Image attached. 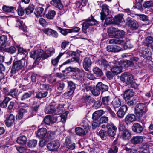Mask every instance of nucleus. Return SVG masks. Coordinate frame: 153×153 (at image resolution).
Returning <instances> with one entry per match:
<instances>
[{"label":"nucleus","instance_id":"f257e3e1","mask_svg":"<svg viewBox=\"0 0 153 153\" xmlns=\"http://www.w3.org/2000/svg\"><path fill=\"white\" fill-rule=\"evenodd\" d=\"M120 80L134 88H137L138 86L132 75L130 73H124L122 74L120 76Z\"/></svg>","mask_w":153,"mask_h":153},{"label":"nucleus","instance_id":"f03ea898","mask_svg":"<svg viewBox=\"0 0 153 153\" xmlns=\"http://www.w3.org/2000/svg\"><path fill=\"white\" fill-rule=\"evenodd\" d=\"M64 105L61 104L48 105L45 109V112L47 114L54 113L55 114H61L63 111Z\"/></svg>","mask_w":153,"mask_h":153},{"label":"nucleus","instance_id":"7ed1b4c3","mask_svg":"<svg viewBox=\"0 0 153 153\" xmlns=\"http://www.w3.org/2000/svg\"><path fill=\"white\" fill-rule=\"evenodd\" d=\"M107 32L109 36L111 38H120L124 34V31L121 30L111 27L108 29Z\"/></svg>","mask_w":153,"mask_h":153},{"label":"nucleus","instance_id":"20e7f679","mask_svg":"<svg viewBox=\"0 0 153 153\" xmlns=\"http://www.w3.org/2000/svg\"><path fill=\"white\" fill-rule=\"evenodd\" d=\"M148 109L146 105L143 103L137 104L135 107V114L138 118L142 117L144 113L147 112Z\"/></svg>","mask_w":153,"mask_h":153},{"label":"nucleus","instance_id":"39448f33","mask_svg":"<svg viewBox=\"0 0 153 153\" xmlns=\"http://www.w3.org/2000/svg\"><path fill=\"white\" fill-rule=\"evenodd\" d=\"M25 61L24 59L13 62L11 71V73L14 74L22 70L25 65Z\"/></svg>","mask_w":153,"mask_h":153},{"label":"nucleus","instance_id":"423d86ee","mask_svg":"<svg viewBox=\"0 0 153 153\" xmlns=\"http://www.w3.org/2000/svg\"><path fill=\"white\" fill-rule=\"evenodd\" d=\"M110 65L113 66L111 67V70L114 74L117 75L122 72V67L118 61L114 60L110 62Z\"/></svg>","mask_w":153,"mask_h":153},{"label":"nucleus","instance_id":"0eeeda50","mask_svg":"<svg viewBox=\"0 0 153 153\" xmlns=\"http://www.w3.org/2000/svg\"><path fill=\"white\" fill-rule=\"evenodd\" d=\"M44 54V52L40 48L37 49L35 47L33 50L31 52L30 57L36 59V60L38 62L40 59L41 58H42V56Z\"/></svg>","mask_w":153,"mask_h":153},{"label":"nucleus","instance_id":"6e6552de","mask_svg":"<svg viewBox=\"0 0 153 153\" xmlns=\"http://www.w3.org/2000/svg\"><path fill=\"white\" fill-rule=\"evenodd\" d=\"M98 23L93 18H91V19L87 20L83 24L82 30L84 33H86V29L90 26L97 25Z\"/></svg>","mask_w":153,"mask_h":153},{"label":"nucleus","instance_id":"1a4fd4ad","mask_svg":"<svg viewBox=\"0 0 153 153\" xmlns=\"http://www.w3.org/2000/svg\"><path fill=\"white\" fill-rule=\"evenodd\" d=\"M102 10L100 13L101 19L103 21L109 15V6L105 4H103L102 5Z\"/></svg>","mask_w":153,"mask_h":153},{"label":"nucleus","instance_id":"9d476101","mask_svg":"<svg viewBox=\"0 0 153 153\" xmlns=\"http://www.w3.org/2000/svg\"><path fill=\"white\" fill-rule=\"evenodd\" d=\"M27 108L28 107L25 106L20 108L16 116V119H21L23 118L26 119Z\"/></svg>","mask_w":153,"mask_h":153},{"label":"nucleus","instance_id":"9b49d317","mask_svg":"<svg viewBox=\"0 0 153 153\" xmlns=\"http://www.w3.org/2000/svg\"><path fill=\"white\" fill-rule=\"evenodd\" d=\"M60 143L58 140H54L48 143L47 146L48 149L51 151L56 150L59 147Z\"/></svg>","mask_w":153,"mask_h":153},{"label":"nucleus","instance_id":"f8f14e48","mask_svg":"<svg viewBox=\"0 0 153 153\" xmlns=\"http://www.w3.org/2000/svg\"><path fill=\"white\" fill-rule=\"evenodd\" d=\"M106 127L108 129V133L109 136L113 137L116 134L117 128L113 124L108 123L107 124Z\"/></svg>","mask_w":153,"mask_h":153},{"label":"nucleus","instance_id":"ddd939ff","mask_svg":"<svg viewBox=\"0 0 153 153\" xmlns=\"http://www.w3.org/2000/svg\"><path fill=\"white\" fill-rule=\"evenodd\" d=\"M97 63L101 68L105 70L109 69L111 67L110 64H109L106 60L103 59H99Z\"/></svg>","mask_w":153,"mask_h":153},{"label":"nucleus","instance_id":"4468645a","mask_svg":"<svg viewBox=\"0 0 153 153\" xmlns=\"http://www.w3.org/2000/svg\"><path fill=\"white\" fill-rule=\"evenodd\" d=\"M47 133V130L45 128L39 129L36 132V136L39 139H43Z\"/></svg>","mask_w":153,"mask_h":153},{"label":"nucleus","instance_id":"2eb2a0df","mask_svg":"<svg viewBox=\"0 0 153 153\" xmlns=\"http://www.w3.org/2000/svg\"><path fill=\"white\" fill-rule=\"evenodd\" d=\"M55 52V49L53 48H50L47 49L44 53L42 56V59H45L51 56Z\"/></svg>","mask_w":153,"mask_h":153},{"label":"nucleus","instance_id":"dca6fc26","mask_svg":"<svg viewBox=\"0 0 153 153\" xmlns=\"http://www.w3.org/2000/svg\"><path fill=\"white\" fill-rule=\"evenodd\" d=\"M143 43L144 45L149 47H150L153 52V38L151 36H149L146 38Z\"/></svg>","mask_w":153,"mask_h":153},{"label":"nucleus","instance_id":"f3484780","mask_svg":"<svg viewBox=\"0 0 153 153\" xmlns=\"http://www.w3.org/2000/svg\"><path fill=\"white\" fill-rule=\"evenodd\" d=\"M127 107L126 105H123L119 109L117 112V116L120 118H123L127 111Z\"/></svg>","mask_w":153,"mask_h":153},{"label":"nucleus","instance_id":"a211bd4d","mask_svg":"<svg viewBox=\"0 0 153 153\" xmlns=\"http://www.w3.org/2000/svg\"><path fill=\"white\" fill-rule=\"evenodd\" d=\"M14 116L12 114H10L5 121L6 125L8 127L11 126L14 123Z\"/></svg>","mask_w":153,"mask_h":153},{"label":"nucleus","instance_id":"6ab92c4d","mask_svg":"<svg viewBox=\"0 0 153 153\" xmlns=\"http://www.w3.org/2000/svg\"><path fill=\"white\" fill-rule=\"evenodd\" d=\"M44 121L47 124L50 125L56 122L57 119L55 117L48 115L45 118Z\"/></svg>","mask_w":153,"mask_h":153},{"label":"nucleus","instance_id":"aec40b11","mask_svg":"<svg viewBox=\"0 0 153 153\" xmlns=\"http://www.w3.org/2000/svg\"><path fill=\"white\" fill-rule=\"evenodd\" d=\"M91 61L90 58L86 57L84 59L83 66L86 71H89V68L91 66Z\"/></svg>","mask_w":153,"mask_h":153},{"label":"nucleus","instance_id":"412c9836","mask_svg":"<svg viewBox=\"0 0 153 153\" xmlns=\"http://www.w3.org/2000/svg\"><path fill=\"white\" fill-rule=\"evenodd\" d=\"M132 129L134 132L140 133L143 131V128L142 126L139 123H135L133 125Z\"/></svg>","mask_w":153,"mask_h":153},{"label":"nucleus","instance_id":"4be33fe9","mask_svg":"<svg viewBox=\"0 0 153 153\" xmlns=\"http://www.w3.org/2000/svg\"><path fill=\"white\" fill-rule=\"evenodd\" d=\"M121 137L124 140H128L130 139L131 137V133L129 131L125 129L123 131H120Z\"/></svg>","mask_w":153,"mask_h":153},{"label":"nucleus","instance_id":"5701e85b","mask_svg":"<svg viewBox=\"0 0 153 153\" xmlns=\"http://www.w3.org/2000/svg\"><path fill=\"white\" fill-rule=\"evenodd\" d=\"M7 45L5 46V47H3L0 48V51H5L12 54L15 53L16 50V48L14 46H11L9 48H8Z\"/></svg>","mask_w":153,"mask_h":153},{"label":"nucleus","instance_id":"b1692460","mask_svg":"<svg viewBox=\"0 0 153 153\" xmlns=\"http://www.w3.org/2000/svg\"><path fill=\"white\" fill-rule=\"evenodd\" d=\"M143 137L142 136H136L133 137L131 140V143L134 144H139L142 142Z\"/></svg>","mask_w":153,"mask_h":153},{"label":"nucleus","instance_id":"393cba45","mask_svg":"<svg viewBox=\"0 0 153 153\" xmlns=\"http://www.w3.org/2000/svg\"><path fill=\"white\" fill-rule=\"evenodd\" d=\"M136 116L134 114H128L125 118V122L127 124H130L135 121Z\"/></svg>","mask_w":153,"mask_h":153},{"label":"nucleus","instance_id":"a878e982","mask_svg":"<svg viewBox=\"0 0 153 153\" xmlns=\"http://www.w3.org/2000/svg\"><path fill=\"white\" fill-rule=\"evenodd\" d=\"M16 26L18 27L20 29L22 30L25 32L27 31V27L25 25V23L22 21L17 20Z\"/></svg>","mask_w":153,"mask_h":153},{"label":"nucleus","instance_id":"bb28decb","mask_svg":"<svg viewBox=\"0 0 153 153\" xmlns=\"http://www.w3.org/2000/svg\"><path fill=\"white\" fill-rule=\"evenodd\" d=\"M111 104L114 108H117L121 106L122 102L120 99L115 98L112 101Z\"/></svg>","mask_w":153,"mask_h":153},{"label":"nucleus","instance_id":"cd10ccee","mask_svg":"<svg viewBox=\"0 0 153 153\" xmlns=\"http://www.w3.org/2000/svg\"><path fill=\"white\" fill-rule=\"evenodd\" d=\"M123 15L120 14L116 15L114 19V24H119L124 21Z\"/></svg>","mask_w":153,"mask_h":153},{"label":"nucleus","instance_id":"c85d7f7f","mask_svg":"<svg viewBox=\"0 0 153 153\" xmlns=\"http://www.w3.org/2000/svg\"><path fill=\"white\" fill-rule=\"evenodd\" d=\"M80 71L79 69L77 67H69L66 68L65 70H62L63 72H66V73L70 72H74L79 73Z\"/></svg>","mask_w":153,"mask_h":153},{"label":"nucleus","instance_id":"c756f323","mask_svg":"<svg viewBox=\"0 0 153 153\" xmlns=\"http://www.w3.org/2000/svg\"><path fill=\"white\" fill-rule=\"evenodd\" d=\"M134 95L133 90L131 89L126 90L124 94V98L125 100L128 99Z\"/></svg>","mask_w":153,"mask_h":153},{"label":"nucleus","instance_id":"7c9ffc66","mask_svg":"<svg viewBox=\"0 0 153 153\" xmlns=\"http://www.w3.org/2000/svg\"><path fill=\"white\" fill-rule=\"evenodd\" d=\"M104 113L102 110L97 111L93 113L92 118L94 120H97Z\"/></svg>","mask_w":153,"mask_h":153},{"label":"nucleus","instance_id":"2f4dec72","mask_svg":"<svg viewBox=\"0 0 153 153\" xmlns=\"http://www.w3.org/2000/svg\"><path fill=\"white\" fill-rule=\"evenodd\" d=\"M128 25L131 29L132 30L137 29L138 26L137 22L134 20H130L128 22Z\"/></svg>","mask_w":153,"mask_h":153},{"label":"nucleus","instance_id":"473e14b6","mask_svg":"<svg viewBox=\"0 0 153 153\" xmlns=\"http://www.w3.org/2000/svg\"><path fill=\"white\" fill-rule=\"evenodd\" d=\"M50 3L55 7L59 9H61L62 7L60 0H52Z\"/></svg>","mask_w":153,"mask_h":153},{"label":"nucleus","instance_id":"72a5a7b5","mask_svg":"<svg viewBox=\"0 0 153 153\" xmlns=\"http://www.w3.org/2000/svg\"><path fill=\"white\" fill-rule=\"evenodd\" d=\"M7 39L6 36L4 35H2L0 37V45H1L0 48H1L2 46L5 47L7 45L8 46L9 45L8 43L6 42Z\"/></svg>","mask_w":153,"mask_h":153},{"label":"nucleus","instance_id":"f704fd0d","mask_svg":"<svg viewBox=\"0 0 153 153\" xmlns=\"http://www.w3.org/2000/svg\"><path fill=\"white\" fill-rule=\"evenodd\" d=\"M97 85L100 91L104 92L107 91L108 90V86L101 82H99Z\"/></svg>","mask_w":153,"mask_h":153},{"label":"nucleus","instance_id":"c9c22d12","mask_svg":"<svg viewBox=\"0 0 153 153\" xmlns=\"http://www.w3.org/2000/svg\"><path fill=\"white\" fill-rule=\"evenodd\" d=\"M3 11L6 12L14 13L16 10V7L8 6L5 5L4 6L2 7Z\"/></svg>","mask_w":153,"mask_h":153},{"label":"nucleus","instance_id":"e433bc0d","mask_svg":"<svg viewBox=\"0 0 153 153\" xmlns=\"http://www.w3.org/2000/svg\"><path fill=\"white\" fill-rule=\"evenodd\" d=\"M65 53V52L60 53L56 58L52 59L51 60V63L54 66L57 65L61 57Z\"/></svg>","mask_w":153,"mask_h":153},{"label":"nucleus","instance_id":"4c0bfd02","mask_svg":"<svg viewBox=\"0 0 153 153\" xmlns=\"http://www.w3.org/2000/svg\"><path fill=\"white\" fill-rule=\"evenodd\" d=\"M44 9L41 7H37L34 12V13L37 17L42 16L43 15V13Z\"/></svg>","mask_w":153,"mask_h":153},{"label":"nucleus","instance_id":"58836bf2","mask_svg":"<svg viewBox=\"0 0 153 153\" xmlns=\"http://www.w3.org/2000/svg\"><path fill=\"white\" fill-rule=\"evenodd\" d=\"M27 140L26 137L25 136H22L19 137L17 140V143L19 144H24L26 143Z\"/></svg>","mask_w":153,"mask_h":153},{"label":"nucleus","instance_id":"ea45409f","mask_svg":"<svg viewBox=\"0 0 153 153\" xmlns=\"http://www.w3.org/2000/svg\"><path fill=\"white\" fill-rule=\"evenodd\" d=\"M91 91L93 95L94 96H98L100 94V91L98 88L97 87V85L96 87L91 88Z\"/></svg>","mask_w":153,"mask_h":153},{"label":"nucleus","instance_id":"a19ab883","mask_svg":"<svg viewBox=\"0 0 153 153\" xmlns=\"http://www.w3.org/2000/svg\"><path fill=\"white\" fill-rule=\"evenodd\" d=\"M75 131L76 134L78 135L82 136L86 134L85 131L80 127L76 128L75 129Z\"/></svg>","mask_w":153,"mask_h":153},{"label":"nucleus","instance_id":"79ce46f5","mask_svg":"<svg viewBox=\"0 0 153 153\" xmlns=\"http://www.w3.org/2000/svg\"><path fill=\"white\" fill-rule=\"evenodd\" d=\"M74 61H75L77 62H78L79 61V59L78 57H73L72 59H68L62 65H61L60 67V68H61V67L63 66L64 65L68 64L72 62H73Z\"/></svg>","mask_w":153,"mask_h":153},{"label":"nucleus","instance_id":"37998d69","mask_svg":"<svg viewBox=\"0 0 153 153\" xmlns=\"http://www.w3.org/2000/svg\"><path fill=\"white\" fill-rule=\"evenodd\" d=\"M31 81L33 84H35L38 82V80L40 76L36 74L33 73L31 75Z\"/></svg>","mask_w":153,"mask_h":153},{"label":"nucleus","instance_id":"c03bdc74","mask_svg":"<svg viewBox=\"0 0 153 153\" xmlns=\"http://www.w3.org/2000/svg\"><path fill=\"white\" fill-rule=\"evenodd\" d=\"M47 91H40L36 94V97L37 98H42L45 97L47 95Z\"/></svg>","mask_w":153,"mask_h":153},{"label":"nucleus","instance_id":"a18cd8bd","mask_svg":"<svg viewBox=\"0 0 153 153\" xmlns=\"http://www.w3.org/2000/svg\"><path fill=\"white\" fill-rule=\"evenodd\" d=\"M143 56L144 58H149L152 56L151 53L147 49H145L143 51Z\"/></svg>","mask_w":153,"mask_h":153},{"label":"nucleus","instance_id":"49530a36","mask_svg":"<svg viewBox=\"0 0 153 153\" xmlns=\"http://www.w3.org/2000/svg\"><path fill=\"white\" fill-rule=\"evenodd\" d=\"M46 134V136L45 137V139H47L48 141L53 139L55 136L54 132L51 131H48Z\"/></svg>","mask_w":153,"mask_h":153},{"label":"nucleus","instance_id":"de8ad7c7","mask_svg":"<svg viewBox=\"0 0 153 153\" xmlns=\"http://www.w3.org/2000/svg\"><path fill=\"white\" fill-rule=\"evenodd\" d=\"M56 15V12L54 10L49 11L46 15V17L49 19H53Z\"/></svg>","mask_w":153,"mask_h":153},{"label":"nucleus","instance_id":"09e8293b","mask_svg":"<svg viewBox=\"0 0 153 153\" xmlns=\"http://www.w3.org/2000/svg\"><path fill=\"white\" fill-rule=\"evenodd\" d=\"M93 100L92 99L91 97L89 95L85 96L84 102L86 103L87 104H90L91 102H92Z\"/></svg>","mask_w":153,"mask_h":153},{"label":"nucleus","instance_id":"8fccbe9b","mask_svg":"<svg viewBox=\"0 0 153 153\" xmlns=\"http://www.w3.org/2000/svg\"><path fill=\"white\" fill-rule=\"evenodd\" d=\"M57 30H59L60 33L63 35L65 36L68 33H70V29H65V30L62 29L60 27H57Z\"/></svg>","mask_w":153,"mask_h":153},{"label":"nucleus","instance_id":"3c124183","mask_svg":"<svg viewBox=\"0 0 153 153\" xmlns=\"http://www.w3.org/2000/svg\"><path fill=\"white\" fill-rule=\"evenodd\" d=\"M10 100V99L8 97H6L2 102H0V106L4 108L6 107Z\"/></svg>","mask_w":153,"mask_h":153},{"label":"nucleus","instance_id":"603ef678","mask_svg":"<svg viewBox=\"0 0 153 153\" xmlns=\"http://www.w3.org/2000/svg\"><path fill=\"white\" fill-rule=\"evenodd\" d=\"M37 144V141L36 140H32L28 142V146L30 147H34Z\"/></svg>","mask_w":153,"mask_h":153},{"label":"nucleus","instance_id":"864d4df0","mask_svg":"<svg viewBox=\"0 0 153 153\" xmlns=\"http://www.w3.org/2000/svg\"><path fill=\"white\" fill-rule=\"evenodd\" d=\"M153 6V1L152 0L146 1L143 4V6L146 8H149Z\"/></svg>","mask_w":153,"mask_h":153},{"label":"nucleus","instance_id":"5fc2aeb1","mask_svg":"<svg viewBox=\"0 0 153 153\" xmlns=\"http://www.w3.org/2000/svg\"><path fill=\"white\" fill-rule=\"evenodd\" d=\"M123 42V41L121 39H111L109 41L110 44H120Z\"/></svg>","mask_w":153,"mask_h":153},{"label":"nucleus","instance_id":"6e6d98bb","mask_svg":"<svg viewBox=\"0 0 153 153\" xmlns=\"http://www.w3.org/2000/svg\"><path fill=\"white\" fill-rule=\"evenodd\" d=\"M17 48L19 53H20L21 54H24L25 56L27 55L28 53L26 50L20 47H18Z\"/></svg>","mask_w":153,"mask_h":153},{"label":"nucleus","instance_id":"4d7b16f0","mask_svg":"<svg viewBox=\"0 0 153 153\" xmlns=\"http://www.w3.org/2000/svg\"><path fill=\"white\" fill-rule=\"evenodd\" d=\"M110 100V98L109 96L103 97L102 98V102L105 105H108Z\"/></svg>","mask_w":153,"mask_h":153},{"label":"nucleus","instance_id":"13d9d810","mask_svg":"<svg viewBox=\"0 0 153 153\" xmlns=\"http://www.w3.org/2000/svg\"><path fill=\"white\" fill-rule=\"evenodd\" d=\"M107 133L103 130H101L99 132V135L101 139L104 140L106 138Z\"/></svg>","mask_w":153,"mask_h":153},{"label":"nucleus","instance_id":"bf43d9fd","mask_svg":"<svg viewBox=\"0 0 153 153\" xmlns=\"http://www.w3.org/2000/svg\"><path fill=\"white\" fill-rule=\"evenodd\" d=\"M32 94V92L31 91H29L28 92L25 93L22 97V100L23 101L26 99L30 97L31 96Z\"/></svg>","mask_w":153,"mask_h":153},{"label":"nucleus","instance_id":"052dcab7","mask_svg":"<svg viewBox=\"0 0 153 153\" xmlns=\"http://www.w3.org/2000/svg\"><path fill=\"white\" fill-rule=\"evenodd\" d=\"M114 19L112 17L107 18L105 21V24L106 25L114 24Z\"/></svg>","mask_w":153,"mask_h":153},{"label":"nucleus","instance_id":"680f3d73","mask_svg":"<svg viewBox=\"0 0 153 153\" xmlns=\"http://www.w3.org/2000/svg\"><path fill=\"white\" fill-rule=\"evenodd\" d=\"M94 72L96 74L101 76L102 75V72L98 68L96 67L93 70Z\"/></svg>","mask_w":153,"mask_h":153},{"label":"nucleus","instance_id":"e2e57ef3","mask_svg":"<svg viewBox=\"0 0 153 153\" xmlns=\"http://www.w3.org/2000/svg\"><path fill=\"white\" fill-rule=\"evenodd\" d=\"M17 90L16 89H14L10 90L9 93V95L13 97H15L17 96Z\"/></svg>","mask_w":153,"mask_h":153},{"label":"nucleus","instance_id":"0e129e2a","mask_svg":"<svg viewBox=\"0 0 153 153\" xmlns=\"http://www.w3.org/2000/svg\"><path fill=\"white\" fill-rule=\"evenodd\" d=\"M68 113V111H65L63 114L61 115V121L62 122L65 123L66 120L67 114Z\"/></svg>","mask_w":153,"mask_h":153},{"label":"nucleus","instance_id":"69168bd1","mask_svg":"<svg viewBox=\"0 0 153 153\" xmlns=\"http://www.w3.org/2000/svg\"><path fill=\"white\" fill-rule=\"evenodd\" d=\"M118 152V148L115 146H111L110 149L108 152V153H117Z\"/></svg>","mask_w":153,"mask_h":153},{"label":"nucleus","instance_id":"338daca9","mask_svg":"<svg viewBox=\"0 0 153 153\" xmlns=\"http://www.w3.org/2000/svg\"><path fill=\"white\" fill-rule=\"evenodd\" d=\"M33 10L34 8L33 6H29L26 9V13L27 15L33 12Z\"/></svg>","mask_w":153,"mask_h":153},{"label":"nucleus","instance_id":"774afa93","mask_svg":"<svg viewBox=\"0 0 153 153\" xmlns=\"http://www.w3.org/2000/svg\"><path fill=\"white\" fill-rule=\"evenodd\" d=\"M108 117L103 116L101 117L100 120V123H107L108 122Z\"/></svg>","mask_w":153,"mask_h":153}]
</instances>
